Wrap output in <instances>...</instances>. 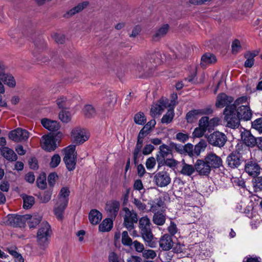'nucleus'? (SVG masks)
I'll return each mask as SVG.
<instances>
[{
    "instance_id": "1",
    "label": "nucleus",
    "mask_w": 262,
    "mask_h": 262,
    "mask_svg": "<svg viewBox=\"0 0 262 262\" xmlns=\"http://www.w3.org/2000/svg\"><path fill=\"white\" fill-rule=\"evenodd\" d=\"M247 96H242L237 98L230 106H227L224 110V120L227 126L232 128H238L239 126L238 118L236 116V110L238 106L248 104Z\"/></svg>"
},
{
    "instance_id": "2",
    "label": "nucleus",
    "mask_w": 262,
    "mask_h": 262,
    "mask_svg": "<svg viewBox=\"0 0 262 262\" xmlns=\"http://www.w3.org/2000/svg\"><path fill=\"white\" fill-rule=\"evenodd\" d=\"M161 54L158 52H155L141 59L138 63L136 70L139 73L150 74L155 69V67L161 63Z\"/></svg>"
},
{
    "instance_id": "3",
    "label": "nucleus",
    "mask_w": 262,
    "mask_h": 262,
    "mask_svg": "<svg viewBox=\"0 0 262 262\" xmlns=\"http://www.w3.org/2000/svg\"><path fill=\"white\" fill-rule=\"evenodd\" d=\"M70 193L69 188L64 187L60 189L57 196L53 211L58 220H62L63 218L64 212L69 203Z\"/></svg>"
},
{
    "instance_id": "4",
    "label": "nucleus",
    "mask_w": 262,
    "mask_h": 262,
    "mask_svg": "<svg viewBox=\"0 0 262 262\" xmlns=\"http://www.w3.org/2000/svg\"><path fill=\"white\" fill-rule=\"evenodd\" d=\"M62 136L60 132H58L55 135L51 133L43 135L40 140V144L42 148L49 152L55 150L57 147L56 142L60 140Z\"/></svg>"
},
{
    "instance_id": "5",
    "label": "nucleus",
    "mask_w": 262,
    "mask_h": 262,
    "mask_svg": "<svg viewBox=\"0 0 262 262\" xmlns=\"http://www.w3.org/2000/svg\"><path fill=\"white\" fill-rule=\"evenodd\" d=\"M2 82L9 88H13L16 85V81L11 74L4 72L3 69L0 71V106L7 107V102L5 100H2V95L4 94L5 91Z\"/></svg>"
},
{
    "instance_id": "6",
    "label": "nucleus",
    "mask_w": 262,
    "mask_h": 262,
    "mask_svg": "<svg viewBox=\"0 0 262 262\" xmlns=\"http://www.w3.org/2000/svg\"><path fill=\"white\" fill-rule=\"evenodd\" d=\"M76 159V146L70 145L67 147L65 148V155L63 160L69 171H73L75 169Z\"/></svg>"
},
{
    "instance_id": "7",
    "label": "nucleus",
    "mask_w": 262,
    "mask_h": 262,
    "mask_svg": "<svg viewBox=\"0 0 262 262\" xmlns=\"http://www.w3.org/2000/svg\"><path fill=\"white\" fill-rule=\"evenodd\" d=\"M205 137L211 145L220 148L223 147L227 141L226 135L219 131L214 132L208 135V137L205 135Z\"/></svg>"
},
{
    "instance_id": "8",
    "label": "nucleus",
    "mask_w": 262,
    "mask_h": 262,
    "mask_svg": "<svg viewBox=\"0 0 262 262\" xmlns=\"http://www.w3.org/2000/svg\"><path fill=\"white\" fill-rule=\"evenodd\" d=\"M7 217L8 225L14 228H24L29 216L28 214L21 215L14 214H9Z\"/></svg>"
},
{
    "instance_id": "9",
    "label": "nucleus",
    "mask_w": 262,
    "mask_h": 262,
    "mask_svg": "<svg viewBox=\"0 0 262 262\" xmlns=\"http://www.w3.org/2000/svg\"><path fill=\"white\" fill-rule=\"evenodd\" d=\"M123 210L125 214L123 216L124 227L127 229H134V224L138 222L137 213L134 210H130L127 207H124Z\"/></svg>"
},
{
    "instance_id": "10",
    "label": "nucleus",
    "mask_w": 262,
    "mask_h": 262,
    "mask_svg": "<svg viewBox=\"0 0 262 262\" xmlns=\"http://www.w3.org/2000/svg\"><path fill=\"white\" fill-rule=\"evenodd\" d=\"M154 181L158 187H164L170 183L171 178L167 171L163 170L157 172L155 175Z\"/></svg>"
},
{
    "instance_id": "11",
    "label": "nucleus",
    "mask_w": 262,
    "mask_h": 262,
    "mask_svg": "<svg viewBox=\"0 0 262 262\" xmlns=\"http://www.w3.org/2000/svg\"><path fill=\"white\" fill-rule=\"evenodd\" d=\"M71 137L76 144H82L89 138L85 129L80 127H76L72 129Z\"/></svg>"
},
{
    "instance_id": "12",
    "label": "nucleus",
    "mask_w": 262,
    "mask_h": 262,
    "mask_svg": "<svg viewBox=\"0 0 262 262\" xmlns=\"http://www.w3.org/2000/svg\"><path fill=\"white\" fill-rule=\"evenodd\" d=\"M9 138L16 142L26 141L29 137V133L26 129L17 128L9 133Z\"/></svg>"
},
{
    "instance_id": "13",
    "label": "nucleus",
    "mask_w": 262,
    "mask_h": 262,
    "mask_svg": "<svg viewBox=\"0 0 262 262\" xmlns=\"http://www.w3.org/2000/svg\"><path fill=\"white\" fill-rule=\"evenodd\" d=\"M236 116L238 117L239 122L240 120H250L252 118V113L249 105L245 104L238 106L236 110Z\"/></svg>"
},
{
    "instance_id": "14",
    "label": "nucleus",
    "mask_w": 262,
    "mask_h": 262,
    "mask_svg": "<svg viewBox=\"0 0 262 262\" xmlns=\"http://www.w3.org/2000/svg\"><path fill=\"white\" fill-rule=\"evenodd\" d=\"M159 149V151L157 152L156 156L158 165L162 164V162L166 159L169 155H171L172 157L171 150L168 145L163 144L160 145Z\"/></svg>"
},
{
    "instance_id": "15",
    "label": "nucleus",
    "mask_w": 262,
    "mask_h": 262,
    "mask_svg": "<svg viewBox=\"0 0 262 262\" xmlns=\"http://www.w3.org/2000/svg\"><path fill=\"white\" fill-rule=\"evenodd\" d=\"M234 99L232 97L227 95L225 93L219 94L215 102V106L217 108H223L227 106H230L233 102Z\"/></svg>"
},
{
    "instance_id": "16",
    "label": "nucleus",
    "mask_w": 262,
    "mask_h": 262,
    "mask_svg": "<svg viewBox=\"0 0 262 262\" xmlns=\"http://www.w3.org/2000/svg\"><path fill=\"white\" fill-rule=\"evenodd\" d=\"M241 139L243 143L249 147H254L256 144L257 138H255L248 130H244L241 133Z\"/></svg>"
},
{
    "instance_id": "17",
    "label": "nucleus",
    "mask_w": 262,
    "mask_h": 262,
    "mask_svg": "<svg viewBox=\"0 0 262 262\" xmlns=\"http://www.w3.org/2000/svg\"><path fill=\"white\" fill-rule=\"evenodd\" d=\"M209 126V118L206 116L202 117L198 127V138L203 137L207 130L210 132L212 130Z\"/></svg>"
},
{
    "instance_id": "18",
    "label": "nucleus",
    "mask_w": 262,
    "mask_h": 262,
    "mask_svg": "<svg viewBox=\"0 0 262 262\" xmlns=\"http://www.w3.org/2000/svg\"><path fill=\"white\" fill-rule=\"evenodd\" d=\"M141 235L146 244L151 248H155L158 243V240L152 233L151 230H141Z\"/></svg>"
},
{
    "instance_id": "19",
    "label": "nucleus",
    "mask_w": 262,
    "mask_h": 262,
    "mask_svg": "<svg viewBox=\"0 0 262 262\" xmlns=\"http://www.w3.org/2000/svg\"><path fill=\"white\" fill-rule=\"evenodd\" d=\"M205 160L211 169L219 168L222 165V160L220 157L214 153H210L206 156Z\"/></svg>"
},
{
    "instance_id": "20",
    "label": "nucleus",
    "mask_w": 262,
    "mask_h": 262,
    "mask_svg": "<svg viewBox=\"0 0 262 262\" xmlns=\"http://www.w3.org/2000/svg\"><path fill=\"white\" fill-rule=\"evenodd\" d=\"M260 167L257 163L252 162H248L245 166V171L251 176L254 178L257 177L260 173Z\"/></svg>"
},
{
    "instance_id": "21",
    "label": "nucleus",
    "mask_w": 262,
    "mask_h": 262,
    "mask_svg": "<svg viewBox=\"0 0 262 262\" xmlns=\"http://www.w3.org/2000/svg\"><path fill=\"white\" fill-rule=\"evenodd\" d=\"M42 125L51 132H56L60 127L59 123L57 121L52 120L48 118H43L41 120Z\"/></svg>"
},
{
    "instance_id": "22",
    "label": "nucleus",
    "mask_w": 262,
    "mask_h": 262,
    "mask_svg": "<svg viewBox=\"0 0 262 262\" xmlns=\"http://www.w3.org/2000/svg\"><path fill=\"white\" fill-rule=\"evenodd\" d=\"M52 230H38L37 239L38 244L45 247L48 244L49 238Z\"/></svg>"
},
{
    "instance_id": "23",
    "label": "nucleus",
    "mask_w": 262,
    "mask_h": 262,
    "mask_svg": "<svg viewBox=\"0 0 262 262\" xmlns=\"http://www.w3.org/2000/svg\"><path fill=\"white\" fill-rule=\"evenodd\" d=\"M105 209L111 216L115 219L119 209L120 203L117 201H112L106 203Z\"/></svg>"
},
{
    "instance_id": "24",
    "label": "nucleus",
    "mask_w": 262,
    "mask_h": 262,
    "mask_svg": "<svg viewBox=\"0 0 262 262\" xmlns=\"http://www.w3.org/2000/svg\"><path fill=\"white\" fill-rule=\"evenodd\" d=\"M1 155L9 161H15L17 156L11 148L7 146L1 147L0 148Z\"/></svg>"
},
{
    "instance_id": "25",
    "label": "nucleus",
    "mask_w": 262,
    "mask_h": 262,
    "mask_svg": "<svg viewBox=\"0 0 262 262\" xmlns=\"http://www.w3.org/2000/svg\"><path fill=\"white\" fill-rule=\"evenodd\" d=\"M169 29V26L166 24H164L155 31L152 35V39L155 41H159L161 38L164 37L167 33Z\"/></svg>"
},
{
    "instance_id": "26",
    "label": "nucleus",
    "mask_w": 262,
    "mask_h": 262,
    "mask_svg": "<svg viewBox=\"0 0 262 262\" xmlns=\"http://www.w3.org/2000/svg\"><path fill=\"white\" fill-rule=\"evenodd\" d=\"M226 162L231 168H237L241 164L239 156L235 153L230 154L227 158Z\"/></svg>"
},
{
    "instance_id": "27",
    "label": "nucleus",
    "mask_w": 262,
    "mask_h": 262,
    "mask_svg": "<svg viewBox=\"0 0 262 262\" xmlns=\"http://www.w3.org/2000/svg\"><path fill=\"white\" fill-rule=\"evenodd\" d=\"M173 241L171 237L168 234H164L159 242V245L162 250L167 251L170 250L173 246Z\"/></svg>"
},
{
    "instance_id": "28",
    "label": "nucleus",
    "mask_w": 262,
    "mask_h": 262,
    "mask_svg": "<svg viewBox=\"0 0 262 262\" xmlns=\"http://www.w3.org/2000/svg\"><path fill=\"white\" fill-rule=\"evenodd\" d=\"M211 171L207 162L204 160H198V173L202 176H208Z\"/></svg>"
},
{
    "instance_id": "29",
    "label": "nucleus",
    "mask_w": 262,
    "mask_h": 262,
    "mask_svg": "<svg viewBox=\"0 0 262 262\" xmlns=\"http://www.w3.org/2000/svg\"><path fill=\"white\" fill-rule=\"evenodd\" d=\"M258 51L254 50L253 51H248L245 55L244 57L246 59L244 63V66L246 68H250L253 67L254 64V57L258 54Z\"/></svg>"
},
{
    "instance_id": "30",
    "label": "nucleus",
    "mask_w": 262,
    "mask_h": 262,
    "mask_svg": "<svg viewBox=\"0 0 262 262\" xmlns=\"http://www.w3.org/2000/svg\"><path fill=\"white\" fill-rule=\"evenodd\" d=\"M102 217V213L97 209H92L89 213L90 222L93 225H97L101 221Z\"/></svg>"
},
{
    "instance_id": "31",
    "label": "nucleus",
    "mask_w": 262,
    "mask_h": 262,
    "mask_svg": "<svg viewBox=\"0 0 262 262\" xmlns=\"http://www.w3.org/2000/svg\"><path fill=\"white\" fill-rule=\"evenodd\" d=\"M216 61L215 56L210 53L205 54L201 58L200 64L202 67H206Z\"/></svg>"
},
{
    "instance_id": "32",
    "label": "nucleus",
    "mask_w": 262,
    "mask_h": 262,
    "mask_svg": "<svg viewBox=\"0 0 262 262\" xmlns=\"http://www.w3.org/2000/svg\"><path fill=\"white\" fill-rule=\"evenodd\" d=\"M29 217L27 219L28 226L30 228H34L38 225L42 219V216L37 214L34 215H31L28 214Z\"/></svg>"
},
{
    "instance_id": "33",
    "label": "nucleus",
    "mask_w": 262,
    "mask_h": 262,
    "mask_svg": "<svg viewBox=\"0 0 262 262\" xmlns=\"http://www.w3.org/2000/svg\"><path fill=\"white\" fill-rule=\"evenodd\" d=\"M204 243L200 242L199 243V247L200 248L199 249V253L198 254L199 259H201L202 260H206L208 257H210L211 255V252L210 250L207 249H203Z\"/></svg>"
},
{
    "instance_id": "34",
    "label": "nucleus",
    "mask_w": 262,
    "mask_h": 262,
    "mask_svg": "<svg viewBox=\"0 0 262 262\" xmlns=\"http://www.w3.org/2000/svg\"><path fill=\"white\" fill-rule=\"evenodd\" d=\"M139 227L140 229H151V225L150 219L147 216L141 217L139 220Z\"/></svg>"
},
{
    "instance_id": "35",
    "label": "nucleus",
    "mask_w": 262,
    "mask_h": 262,
    "mask_svg": "<svg viewBox=\"0 0 262 262\" xmlns=\"http://www.w3.org/2000/svg\"><path fill=\"white\" fill-rule=\"evenodd\" d=\"M174 116V113L173 108L169 109L167 113L162 117L161 119V122L162 123L166 124L170 123L172 121Z\"/></svg>"
},
{
    "instance_id": "36",
    "label": "nucleus",
    "mask_w": 262,
    "mask_h": 262,
    "mask_svg": "<svg viewBox=\"0 0 262 262\" xmlns=\"http://www.w3.org/2000/svg\"><path fill=\"white\" fill-rule=\"evenodd\" d=\"M156 124L155 119H152L148 122L140 130L139 132L143 131V135L145 136H147L151 130L152 128H154Z\"/></svg>"
},
{
    "instance_id": "37",
    "label": "nucleus",
    "mask_w": 262,
    "mask_h": 262,
    "mask_svg": "<svg viewBox=\"0 0 262 262\" xmlns=\"http://www.w3.org/2000/svg\"><path fill=\"white\" fill-rule=\"evenodd\" d=\"M113 227V217L106 218L99 226L98 229H112Z\"/></svg>"
},
{
    "instance_id": "38",
    "label": "nucleus",
    "mask_w": 262,
    "mask_h": 262,
    "mask_svg": "<svg viewBox=\"0 0 262 262\" xmlns=\"http://www.w3.org/2000/svg\"><path fill=\"white\" fill-rule=\"evenodd\" d=\"M178 161L173 158H166L164 161L162 162V164L158 165V169H159L162 166L166 165L170 168H174L178 164Z\"/></svg>"
},
{
    "instance_id": "39",
    "label": "nucleus",
    "mask_w": 262,
    "mask_h": 262,
    "mask_svg": "<svg viewBox=\"0 0 262 262\" xmlns=\"http://www.w3.org/2000/svg\"><path fill=\"white\" fill-rule=\"evenodd\" d=\"M23 207L24 209L30 208L35 203L34 198L32 196L25 195L23 196Z\"/></svg>"
},
{
    "instance_id": "40",
    "label": "nucleus",
    "mask_w": 262,
    "mask_h": 262,
    "mask_svg": "<svg viewBox=\"0 0 262 262\" xmlns=\"http://www.w3.org/2000/svg\"><path fill=\"white\" fill-rule=\"evenodd\" d=\"M252 186L254 191H262V177H257L253 178L252 180Z\"/></svg>"
},
{
    "instance_id": "41",
    "label": "nucleus",
    "mask_w": 262,
    "mask_h": 262,
    "mask_svg": "<svg viewBox=\"0 0 262 262\" xmlns=\"http://www.w3.org/2000/svg\"><path fill=\"white\" fill-rule=\"evenodd\" d=\"M153 222L159 226L163 225L165 222V217L161 213H155L153 216Z\"/></svg>"
},
{
    "instance_id": "42",
    "label": "nucleus",
    "mask_w": 262,
    "mask_h": 262,
    "mask_svg": "<svg viewBox=\"0 0 262 262\" xmlns=\"http://www.w3.org/2000/svg\"><path fill=\"white\" fill-rule=\"evenodd\" d=\"M134 122L138 125H144L146 122V118L142 112H138L135 115L134 118Z\"/></svg>"
},
{
    "instance_id": "43",
    "label": "nucleus",
    "mask_w": 262,
    "mask_h": 262,
    "mask_svg": "<svg viewBox=\"0 0 262 262\" xmlns=\"http://www.w3.org/2000/svg\"><path fill=\"white\" fill-rule=\"evenodd\" d=\"M58 117L59 119L63 123H68L71 120V115L69 111L62 110L59 112Z\"/></svg>"
},
{
    "instance_id": "44",
    "label": "nucleus",
    "mask_w": 262,
    "mask_h": 262,
    "mask_svg": "<svg viewBox=\"0 0 262 262\" xmlns=\"http://www.w3.org/2000/svg\"><path fill=\"white\" fill-rule=\"evenodd\" d=\"M83 113L87 118H92L96 115V111L94 107L91 105H86L83 108Z\"/></svg>"
},
{
    "instance_id": "45",
    "label": "nucleus",
    "mask_w": 262,
    "mask_h": 262,
    "mask_svg": "<svg viewBox=\"0 0 262 262\" xmlns=\"http://www.w3.org/2000/svg\"><path fill=\"white\" fill-rule=\"evenodd\" d=\"M194 171V169L192 165L184 163L181 171V173L184 175L190 176Z\"/></svg>"
},
{
    "instance_id": "46",
    "label": "nucleus",
    "mask_w": 262,
    "mask_h": 262,
    "mask_svg": "<svg viewBox=\"0 0 262 262\" xmlns=\"http://www.w3.org/2000/svg\"><path fill=\"white\" fill-rule=\"evenodd\" d=\"M168 146L171 150L172 152L174 150L176 152L180 154H183V145L170 142Z\"/></svg>"
},
{
    "instance_id": "47",
    "label": "nucleus",
    "mask_w": 262,
    "mask_h": 262,
    "mask_svg": "<svg viewBox=\"0 0 262 262\" xmlns=\"http://www.w3.org/2000/svg\"><path fill=\"white\" fill-rule=\"evenodd\" d=\"M36 183L37 187L41 189H44L47 186L46 177L45 175L40 176L37 178Z\"/></svg>"
},
{
    "instance_id": "48",
    "label": "nucleus",
    "mask_w": 262,
    "mask_h": 262,
    "mask_svg": "<svg viewBox=\"0 0 262 262\" xmlns=\"http://www.w3.org/2000/svg\"><path fill=\"white\" fill-rule=\"evenodd\" d=\"M61 161V158L58 154L54 155L50 163V166L52 168H55L58 166Z\"/></svg>"
},
{
    "instance_id": "49",
    "label": "nucleus",
    "mask_w": 262,
    "mask_h": 262,
    "mask_svg": "<svg viewBox=\"0 0 262 262\" xmlns=\"http://www.w3.org/2000/svg\"><path fill=\"white\" fill-rule=\"evenodd\" d=\"M56 104L60 108H67L69 106V102L66 97H61L56 100Z\"/></svg>"
},
{
    "instance_id": "50",
    "label": "nucleus",
    "mask_w": 262,
    "mask_h": 262,
    "mask_svg": "<svg viewBox=\"0 0 262 262\" xmlns=\"http://www.w3.org/2000/svg\"><path fill=\"white\" fill-rule=\"evenodd\" d=\"M142 256L143 257L146 259H154L156 257L157 253L153 250L144 249V250L142 252Z\"/></svg>"
},
{
    "instance_id": "51",
    "label": "nucleus",
    "mask_w": 262,
    "mask_h": 262,
    "mask_svg": "<svg viewBox=\"0 0 262 262\" xmlns=\"http://www.w3.org/2000/svg\"><path fill=\"white\" fill-rule=\"evenodd\" d=\"M252 126L259 133H262V118H259L252 122Z\"/></svg>"
},
{
    "instance_id": "52",
    "label": "nucleus",
    "mask_w": 262,
    "mask_h": 262,
    "mask_svg": "<svg viewBox=\"0 0 262 262\" xmlns=\"http://www.w3.org/2000/svg\"><path fill=\"white\" fill-rule=\"evenodd\" d=\"M122 243L125 246H130L133 244L132 240L128 236V233L126 231H124L122 233Z\"/></svg>"
},
{
    "instance_id": "53",
    "label": "nucleus",
    "mask_w": 262,
    "mask_h": 262,
    "mask_svg": "<svg viewBox=\"0 0 262 262\" xmlns=\"http://www.w3.org/2000/svg\"><path fill=\"white\" fill-rule=\"evenodd\" d=\"M57 178L58 176L56 172H52L49 174L48 182L50 187H53L54 186Z\"/></svg>"
},
{
    "instance_id": "54",
    "label": "nucleus",
    "mask_w": 262,
    "mask_h": 262,
    "mask_svg": "<svg viewBox=\"0 0 262 262\" xmlns=\"http://www.w3.org/2000/svg\"><path fill=\"white\" fill-rule=\"evenodd\" d=\"M231 48L232 53L236 54L242 48L240 41L238 39L233 40L232 43Z\"/></svg>"
},
{
    "instance_id": "55",
    "label": "nucleus",
    "mask_w": 262,
    "mask_h": 262,
    "mask_svg": "<svg viewBox=\"0 0 262 262\" xmlns=\"http://www.w3.org/2000/svg\"><path fill=\"white\" fill-rule=\"evenodd\" d=\"M196 116V110H193L188 112L186 116V119L188 123L193 122Z\"/></svg>"
},
{
    "instance_id": "56",
    "label": "nucleus",
    "mask_w": 262,
    "mask_h": 262,
    "mask_svg": "<svg viewBox=\"0 0 262 262\" xmlns=\"http://www.w3.org/2000/svg\"><path fill=\"white\" fill-rule=\"evenodd\" d=\"M156 159L153 157L148 158L145 162L147 169L148 170L152 169L156 165Z\"/></svg>"
},
{
    "instance_id": "57",
    "label": "nucleus",
    "mask_w": 262,
    "mask_h": 262,
    "mask_svg": "<svg viewBox=\"0 0 262 262\" xmlns=\"http://www.w3.org/2000/svg\"><path fill=\"white\" fill-rule=\"evenodd\" d=\"M207 146V143L206 140L204 139H201L198 143V156L201 151L205 150Z\"/></svg>"
},
{
    "instance_id": "58",
    "label": "nucleus",
    "mask_w": 262,
    "mask_h": 262,
    "mask_svg": "<svg viewBox=\"0 0 262 262\" xmlns=\"http://www.w3.org/2000/svg\"><path fill=\"white\" fill-rule=\"evenodd\" d=\"M52 193V191L50 190L45 191L41 196V202L45 203L48 202L51 200Z\"/></svg>"
},
{
    "instance_id": "59",
    "label": "nucleus",
    "mask_w": 262,
    "mask_h": 262,
    "mask_svg": "<svg viewBox=\"0 0 262 262\" xmlns=\"http://www.w3.org/2000/svg\"><path fill=\"white\" fill-rule=\"evenodd\" d=\"M193 145L191 143H187L184 146L183 145V154L191 156L192 154Z\"/></svg>"
},
{
    "instance_id": "60",
    "label": "nucleus",
    "mask_w": 262,
    "mask_h": 262,
    "mask_svg": "<svg viewBox=\"0 0 262 262\" xmlns=\"http://www.w3.org/2000/svg\"><path fill=\"white\" fill-rule=\"evenodd\" d=\"M155 149V147L154 145L149 144H146L143 147L142 150V154L144 155H148L152 152V151Z\"/></svg>"
},
{
    "instance_id": "61",
    "label": "nucleus",
    "mask_w": 262,
    "mask_h": 262,
    "mask_svg": "<svg viewBox=\"0 0 262 262\" xmlns=\"http://www.w3.org/2000/svg\"><path fill=\"white\" fill-rule=\"evenodd\" d=\"M52 37L58 43L62 44L65 41V36L63 34L55 33L52 35Z\"/></svg>"
},
{
    "instance_id": "62",
    "label": "nucleus",
    "mask_w": 262,
    "mask_h": 262,
    "mask_svg": "<svg viewBox=\"0 0 262 262\" xmlns=\"http://www.w3.org/2000/svg\"><path fill=\"white\" fill-rule=\"evenodd\" d=\"M164 108L160 104H157L156 106L152 107L150 109V113L152 115L156 116L158 114H160V112Z\"/></svg>"
},
{
    "instance_id": "63",
    "label": "nucleus",
    "mask_w": 262,
    "mask_h": 262,
    "mask_svg": "<svg viewBox=\"0 0 262 262\" xmlns=\"http://www.w3.org/2000/svg\"><path fill=\"white\" fill-rule=\"evenodd\" d=\"M29 165L32 169L36 170L38 168V161L35 157H32L29 159Z\"/></svg>"
},
{
    "instance_id": "64",
    "label": "nucleus",
    "mask_w": 262,
    "mask_h": 262,
    "mask_svg": "<svg viewBox=\"0 0 262 262\" xmlns=\"http://www.w3.org/2000/svg\"><path fill=\"white\" fill-rule=\"evenodd\" d=\"M176 138L177 140L179 141L180 142L184 143L188 140L189 136L186 134L179 133L177 134Z\"/></svg>"
}]
</instances>
